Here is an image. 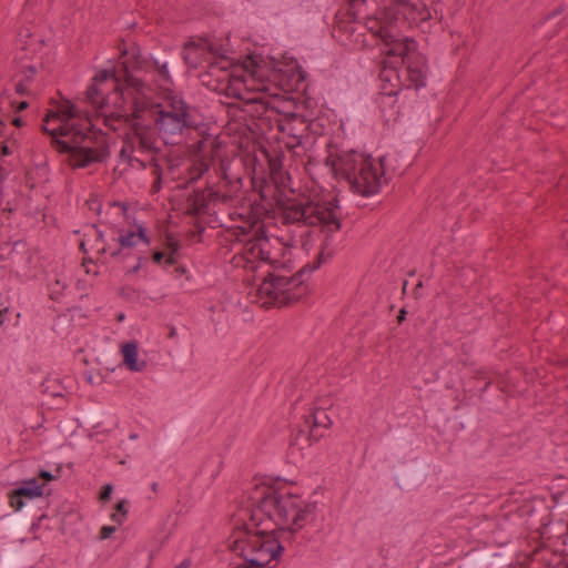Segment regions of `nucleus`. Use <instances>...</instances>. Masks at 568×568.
Returning a JSON list of instances; mask_svg holds the SVG:
<instances>
[{"mask_svg": "<svg viewBox=\"0 0 568 568\" xmlns=\"http://www.w3.org/2000/svg\"><path fill=\"white\" fill-rule=\"evenodd\" d=\"M369 0H347L348 13L356 18ZM382 17H367V29L382 41L393 30V24L402 23L408 28L417 27L432 18L429 9L420 0H381Z\"/></svg>", "mask_w": 568, "mask_h": 568, "instance_id": "f257e3e1", "label": "nucleus"}, {"mask_svg": "<svg viewBox=\"0 0 568 568\" xmlns=\"http://www.w3.org/2000/svg\"><path fill=\"white\" fill-rule=\"evenodd\" d=\"M384 160V158L379 159L381 171H378L371 156L349 151L335 158L329 154L325 159V164L331 168L335 178L344 179L354 192L369 196L379 192Z\"/></svg>", "mask_w": 568, "mask_h": 568, "instance_id": "f03ea898", "label": "nucleus"}, {"mask_svg": "<svg viewBox=\"0 0 568 568\" xmlns=\"http://www.w3.org/2000/svg\"><path fill=\"white\" fill-rule=\"evenodd\" d=\"M229 540L230 549L240 551V556L245 560L244 564L234 568H265L284 550L275 532H266V530L253 532L246 524L235 528Z\"/></svg>", "mask_w": 568, "mask_h": 568, "instance_id": "7ed1b4c3", "label": "nucleus"}, {"mask_svg": "<svg viewBox=\"0 0 568 568\" xmlns=\"http://www.w3.org/2000/svg\"><path fill=\"white\" fill-rule=\"evenodd\" d=\"M87 126L71 123L70 135L67 141H55L62 146V153H68L70 166L87 168L93 163H103L110 155L106 140L97 135L93 125L87 119Z\"/></svg>", "mask_w": 568, "mask_h": 568, "instance_id": "20e7f679", "label": "nucleus"}, {"mask_svg": "<svg viewBox=\"0 0 568 568\" xmlns=\"http://www.w3.org/2000/svg\"><path fill=\"white\" fill-rule=\"evenodd\" d=\"M328 248L329 243L327 240H324L316 260L312 264H306L291 276L268 273L266 278L263 281L260 291L265 292L280 306L290 305L294 302L301 301L307 291L303 280L304 274L306 272H313L322 265L325 260L324 254Z\"/></svg>", "mask_w": 568, "mask_h": 568, "instance_id": "39448f33", "label": "nucleus"}, {"mask_svg": "<svg viewBox=\"0 0 568 568\" xmlns=\"http://www.w3.org/2000/svg\"><path fill=\"white\" fill-rule=\"evenodd\" d=\"M282 222L283 224L304 223L310 226L320 225L324 232L325 239L329 242L333 233L342 227L341 219L334 214L333 209L312 201L298 202L296 200H288L282 206Z\"/></svg>", "mask_w": 568, "mask_h": 568, "instance_id": "423d86ee", "label": "nucleus"}, {"mask_svg": "<svg viewBox=\"0 0 568 568\" xmlns=\"http://www.w3.org/2000/svg\"><path fill=\"white\" fill-rule=\"evenodd\" d=\"M245 254L261 262L270 264L274 270H285L288 267L290 246L277 236H268L264 225H260L252 240L245 244Z\"/></svg>", "mask_w": 568, "mask_h": 568, "instance_id": "0eeeda50", "label": "nucleus"}, {"mask_svg": "<svg viewBox=\"0 0 568 568\" xmlns=\"http://www.w3.org/2000/svg\"><path fill=\"white\" fill-rule=\"evenodd\" d=\"M115 110L111 113L110 118L116 121H123L130 126L134 122L145 123V114L155 122L158 111L161 103H154L146 97L132 95V101L126 104L124 92L116 94V100L113 101Z\"/></svg>", "mask_w": 568, "mask_h": 568, "instance_id": "6e6552de", "label": "nucleus"}, {"mask_svg": "<svg viewBox=\"0 0 568 568\" xmlns=\"http://www.w3.org/2000/svg\"><path fill=\"white\" fill-rule=\"evenodd\" d=\"M278 511L275 518V527L283 526L292 520L293 528L296 531L302 528L308 519H313L315 513V504H303V501L293 495L278 496Z\"/></svg>", "mask_w": 568, "mask_h": 568, "instance_id": "1a4fd4ad", "label": "nucleus"}, {"mask_svg": "<svg viewBox=\"0 0 568 568\" xmlns=\"http://www.w3.org/2000/svg\"><path fill=\"white\" fill-rule=\"evenodd\" d=\"M154 124L162 133L165 143L175 144V139L181 136L183 129L195 128V123L192 120L190 113H175L166 112L163 106L158 111Z\"/></svg>", "mask_w": 568, "mask_h": 568, "instance_id": "9d476101", "label": "nucleus"}, {"mask_svg": "<svg viewBox=\"0 0 568 568\" xmlns=\"http://www.w3.org/2000/svg\"><path fill=\"white\" fill-rule=\"evenodd\" d=\"M407 72V79L416 90L426 85L428 64L424 54L417 49L403 62Z\"/></svg>", "mask_w": 568, "mask_h": 568, "instance_id": "9b49d317", "label": "nucleus"}, {"mask_svg": "<svg viewBox=\"0 0 568 568\" xmlns=\"http://www.w3.org/2000/svg\"><path fill=\"white\" fill-rule=\"evenodd\" d=\"M510 555V547L501 546L497 550H487L477 552L467 559V568H481L488 566L496 568L508 561Z\"/></svg>", "mask_w": 568, "mask_h": 568, "instance_id": "f8f14e48", "label": "nucleus"}, {"mask_svg": "<svg viewBox=\"0 0 568 568\" xmlns=\"http://www.w3.org/2000/svg\"><path fill=\"white\" fill-rule=\"evenodd\" d=\"M383 42L389 47L387 54L402 58V62L417 49V43L414 39L406 36L399 37L393 30L389 34L385 36Z\"/></svg>", "mask_w": 568, "mask_h": 568, "instance_id": "ddd939ff", "label": "nucleus"}, {"mask_svg": "<svg viewBox=\"0 0 568 568\" xmlns=\"http://www.w3.org/2000/svg\"><path fill=\"white\" fill-rule=\"evenodd\" d=\"M32 513L33 507H29L21 508L20 510H14V514L4 516L2 518V524L7 532L12 536L21 535L26 527L29 525Z\"/></svg>", "mask_w": 568, "mask_h": 568, "instance_id": "4468645a", "label": "nucleus"}, {"mask_svg": "<svg viewBox=\"0 0 568 568\" xmlns=\"http://www.w3.org/2000/svg\"><path fill=\"white\" fill-rule=\"evenodd\" d=\"M42 496L43 490H34L32 488L26 487L24 485H21L8 494V499L9 505L13 510H20L21 508L33 507L31 501L34 498Z\"/></svg>", "mask_w": 568, "mask_h": 568, "instance_id": "2eb2a0df", "label": "nucleus"}, {"mask_svg": "<svg viewBox=\"0 0 568 568\" xmlns=\"http://www.w3.org/2000/svg\"><path fill=\"white\" fill-rule=\"evenodd\" d=\"M155 71L160 79L165 83L172 82V73L176 74L179 71L178 60L173 57H165L162 52L156 51L151 57Z\"/></svg>", "mask_w": 568, "mask_h": 568, "instance_id": "dca6fc26", "label": "nucleus"}, {"mask_svg": "<svg viewBox=\"0 0 568 568\" xmlns=\"http://www.w3.org/2000/svg\"><path fill=\"white\" fill-rule=\"evenodd\" d=\"M81 118V112L70 101L67 100L58 106L57 112L49 110L43 118V122L49 123L51 119H58L61 121V123H70V120Z\"/></svg>", "mask_w": 568, "mask_h": 568, "instance_id": "f3484780", "label": "nucleus"}, {"mask_svg": "<svg viewBox=\"0 0 568 568\" xmlns=\"http://www.w3.org/2000/svg\"><path fill=\"white\" fill-rule=\"evenodd\" d=\"M305 424L310 428L307 438H314L315 440H318L322 435L316 433V428H329L332 422L324 409L315 408L312 415L305 419Z\"/></svg>", "mask_w": 568, "mask_h": 568, "instance_id": "a211bd4d", "label": "nucleus"}, {"mask_svg": "<svg viewBox=\"0 0 568 568\" xmlns=\"http://www.w3.org/2000/svg\"><path fill=\"white\" fill-rule=\"evenodd\" d=\"M151 126L142 122H134L131 124V132L139 140L140 148L146 151L158 152L154 146V139L150 134Z\"/></svg>", "mask_w": 568, "mask_h": 568, "instance_id": "6ab92c4d", "label": "nucleus"}, {"mask_svg": "<svg viewBox=\"0 0 568 568\" xmlns=\"http://www.w3.org/2000/svg\"><path fill=\"white\" fill-rule=\"evenodd\" d=\"M123 363L132 372H141L145 366V362H138V343L132 341L123 344L121 348Z\"/></svg>", "mask_w": 568, "mask_h": 568, "instance_id": "aec40b11", "label": "nucleus"}, {"mask_svg": "<svg viewBox=\"0 0 568 568\" xmlns=\"http://www.w3.org/2000/svg\"><path fill=\"white\" fill-rule=\"evenodd\" d=\"M250 521L256 530H266V532H275V518H268L266 511L257 514V504L250 510Z\"/></svg>", "mask_w": 568, "mask_h": 568, "instance_id": "412c9836", "label": "nucleus"}, {"mask_svg": "<svg viewBox=\"0 0 568 568\" xmlns=\"http://www.w3.org/2000/svg\"><path fill=\"white\" fill-rule=\"evenodd\" d=\"M262 152L264 153L267 160V166L271 178L273 180H276L283 170L284 152L281 150L268 151L266 149H263Z\"/></svg>", "mask_w": 568, "mask_h": 568, "instance_id": "4be33fe9", "label": "nucleus"}, {"mask_svg": "<svg viewBox=\"0 0 568 568\" xmlns=\"http://www.w3.org/2000/svg\"><path fill=\"white\" fill-rule=\"evenodd\" d=\"M71 123H60L58 128L49 129L47 123L42 124L41 130L44 134L51 136V145L60 153H62V146L58 144L55 141H62L61 138H67L70 135Z\"/></svg>", "mask_w": 568, "mask_h": 568, "instance_id": "5701e85b", "label": "nucleus"}, {"mask_svg": "<svg viewBox=\"0 0 568 568\" xmlns=\"http://www.w3.org/2000/svg\"><path fill=\"white\" fill-rule=\"evenodd\" d=\"M278 496L275 491L264 495L257 503V514L266 511L268 518H276L278 511Z\"/></svg>", "mask_w": 568, "mask_h": 568, "instance_id": "b1692460", "label": "nucleus"}, {"mask_svg": "<svg viewBox=\"0 0 568 568\" xmlns=\"http://www.w3.org/2000/svg\"><path fill=\"white\" fill-rule=\"evenodd\" d=\"M121 67H122V71H123V81L125 83V87L129 88V89H132L134 91V93H131V92L128 93L130 95V99L132 100V95L144 97L142 94L143 89L145 87L143 81L138 79V78H135V77H133L130 73L128 62H123L121 64Z\"/></svg>", "mask_w": 568, "mask_h": 568, "instance_id": "393cba45", "label": "nucleus"}, {"mask_svg": "<svg viewBox=\"0 0 568 568\" xmlns=\"http://www.w3.org/2000/svg\"><path fill=\"white\" fill-rule=\"evenodd\" d=\"M164 246L169 251V254L165 258V265H175L178 263L179 251L181 248L180 241L176 240L172 234H168L165 237Z\"/></svg>", "mask_w": 568, "mask_h": 568, "instance_id": "a878e982", "label": "nucleus"}, {"mask_svg": "<svg viewBox=\"0 0 568 568\" xmlns=\"http://www.w3.org/2000/svg\"><path fill=\"white\" fill-rule=\"evenodd\" d=\"M108 79H113L115 81V83L113 85V95H114V100H116V94H120V92H124V91L120 87L121 79L116 77L115 69L99 71L95 74V77L93 78V82L101 84V83L105 82Z\"/></svg>", "mask_w": 568, "mask_h": 568, "instance_id": "bb28decb", "label": "nucleus"}, {"mask_svg": "<svg viewBox=\"0 0 568 568\" xmlns=\"http://www.w3.org/2000/svg\"><path fill=\"white\" fill-rule=\"evenodd\" d=\"M99 84L98 83H92L87 92H85V97H87V100L93 105V106H97V108H100L102 109L104 106V104L106 103V101L109 100V97H106L98 87Z\"/></svg>", "mask_w": 568, "mask_h": 568, "instance_id": "cd10ccee", "label": "nucleus"}, {"mask_svg": "<svg viewBox=\"0 0 568 568\" xmlns=\"http://www.w3.org/2000/svg\"><path fill=\"white\" fill-rule=\"evenodd\" d=\"M37 73V69L33 65H29L22 70L23 78L17 83L16 92L20 95H28L30 91L28 89L29 83H31Z\"/></svg>", "mask_w": 568, "mask_h": 568, "instance_id": "c85d7f7f", "label": "nucleus"}, {"mask_svg": "<svg viewBox=\"0 0 568 568\" xmlns=\"http://www.w3.org/2000/svg\"><path fill=\"white\" fill-rule=\"evenodd\" d=\"M169 106L171 110L168 112H175V113H190V106L189 104L181 98L176 95H169L168 97Z\"/></svg>", "mask_w": 568, "mask_h": 568, "instance_id": "c756f323", "label": "nucleus"}, {"mask_svg": "<svg viewBox=\"0 0 568 568\" xmlns=\"http://www.w3.org/2000/svg\"><path fill=\"white\" fill-rule=\"evenodd\" d=\"M22 561V555L14 549H9L2 561V568H14Z\"/></svg>", "mask_w": 568, "mask_h": 568, "instance_id": "7c9ffc66", "label": "nucleus"}, {"mask_svg": "<svg viewBox=\"0 0 568 568\" xmlns=\"http://www.w3.org/2000/svg\"><path fill=\"white\" fill-rule=\"evenodd\" d=\"M65 287L67 284L64 282H62L60 278H54L51 283L48 284L50 298L53 301H58Z\"/></svg>", "mask_w": 568, "mask_h": 568, "instance_id": "2f4dec72", "label": "nucleus"}, {"mask_svg": "<svg viewBox=\"0 0 568 568\" xmlns=\"http://www.w3.org/2000/svg\"><path fill=\"white\" fill-rule=\"evenodd\" d=\"M187 197L197 204V206H200L203 211H206L209 204L204 190L196 189Z\"/></svg>", "mask_w": 568, "mask_h": 568, "instance_id": "473e14b6", "label": "nucleus"}, {"mask_svg": "<svg viewBox=\"0 0 568 568\" xmlns=\"http://www.w3.org/2000/svg\"><path fill=\"white\" fill-rule=\"evenodd\" d=\"M135 237H136V234H135V232H132V231H131V232H129V233H128V234H125V235H120V237H119V243H120V246H121V247H120L119 250H116V251H113V252L111 253V256H112V257L118 256V255L121 253V248H122V247H132V246L134 245V243H135V242H134V239H135Z\"/></svg>", "mask_w": 568, "mask_h": 568, "instance_id": "72a5a7b5", "label": "nucleus"}, {"mask_svg": "<svg viewBox=\"0 0 568 568\" xmlns=\"http://www.w3.org/2000/svg\"><path fill=\"white\" fill-rule=\"evenodd\" d=\"M130 55L134 61L133 69H136V70L143 69L145 60L143 59V57L141 54V49L139 45L134 44L130 48Z\"/></svg>", "mask_w": 568, "mask_h": 568, "instance_id": "f704fd0d", "label": "nucleus"}, {"mask_svg": "<svg viewBox=\"0 0 568 568\" xmlns=\"http://www.w3.org/2000/svg\"><path fill=\"white\" fill-rule=\"evenodd\" d=\"M100 415H101L100 409L98 407H91L90 409H88L81 414V418L85 423L91 424V423L97 422L100 418Z\"/></svg>", "mask_w": 568, "mask_h": 568, "instance_id": "c9c22d12", "label": "nucleus"}, {"mask_svg": "<svg viewBox=\"0 0 568 568\" xmlns=\"http://www.w3.org/2000/svg\"><path fill=\"white\" fill-rule=\"evenodd\" d=\"M351 30H353V27L343 21H336V24L333 27L332 34L334 38H339V33L343 31L349 32Z\"/></svg>", "mask_w": 568, "mask_h": 568, "instance_id": "e433bc0d", "label": "nucleus"}, {"mask_svg": "<svg viewBox=\"0 0 568 568\" xmlns=\"http://www.w3.org/2000/svg\"><path fill=\"white\" fill-rule=\"evenodd\" d=\"M186 202H187V207H186V214L187 215H190V216H197L199 214L205 212L200 206H197V204L192 202L189 197L186 199Z\"/></svg>", "mask_w": 568, "mask_h": 568, "instance_id": "4c0bfd02", "label": "nucleus"}, {"mask_svg": "<svg viewBox=\"0 0 568 568\" xmlns=\"http://www.w3.org/2000/svg\"><path fill=\"white\" fill-rule=\"evenodd\" d=\"M112 490H113V487L111 484H105L101 490H100V496H99V499L101 501H108L110 498H111V494H112Z\"/></svg>", "mask_w": 568, "mask_h": 568, "instance_id": "58836bf2", "label": "nucleus"}, {"mask_svg": "<svg viewBox=\"0 0 568 568\" xmlns=\"http://www.w3.org/2000/svg\"><path fill=\"white\" fill-rule=\"evenodd\" d=\"M149 165L152 168V174L154 175V178L162 179V168L155 158H152L150 160Z\"/></svg>", "mask_w": 568, "mask_h": 568, "instance_id": "ea45409f", "label": "nucleus"}, {"mask_svg": "<svg viewBox=\"0 0 568 568\" xmlns=\"http://www.w3.org/2000/svg\"><path fill=\"white\" fill-rule=\"evenodd\" d=\"M26 487L32 488L34 490H43L44 484H39L38 478H31L28 480H24L22 483Z\"/></svg>", "mask_w": 568, "mask_h": 568, "instance_id": "a19ab883", "label": "nucleus"}, {"mask_svg": "<svg viewBox=\"0 0 568 568\" xmlns=\"http://www.w3.org/2000/svg\"><path fill=\"white\" fill-rule=\"evenodd\" d=\"M115 531L114 526H103L100 530L99 538L100 539H108L112 536V534Z\"/></svg>", "mask_w": 568, "mask_h": 568, "instance_id": "79ce46f5", "label": "nucleus"}, {"mask_svg": "<svg viewBox=\"0 0 568 568\" xmlns=\"http://www.w3.org/2000/svg\"><path fill=\"white\" fill-rule=\"evenodd\" d=\"M206 197H207V204L210 202H215V201H219V200H223L225 201L226 200V196L225 195H221L220 192L217 191H213V190H210L209 193L206 194Z\"/></svg>", "mask_w": 568, "mask_h": 568, "instance_id": "37998d69", "label": "nucleus"}, {"mask_svg": "<svg viewBox=\"0 0 568 568\" xmlns=\"http://www.w3.org/2000/svg\"><path fill=\"white\" fill-rule=\"evenodd\" d=\"M166 256L168 255L163 251H155L152 254V260H153L154 263L161 264L162 261L165 262Z\"/></svg>", "mask_w": 568, "mask_h": 568, "instance_id": "c03bdc74", "label": "nucleus"}, {"mask_svg": "<svg viewBox=\"0 0 568 568\" xmlns=\"http://www.w3.org/2000/svg\"><path fill=\"white\" fill-rule=\"evenodd\" d=\"M53 478H54V476L48 470H40V473L38 475V480L42 479L43 484L51 481Z\"/></svg>", "mask_w": 568, "mask_h": 568, "instance_id": "a18cd8bd", "label": "nucleus"}, {"mask_svg": "<svg viewBox=\"0 0 568 568\" xmlns=\"http://www.w3.org/2000/svg\"><path fill=\"white\" fill-rule=\"evenodd\" d=\"M125 500H120L115 505L116 513L121 514L122 517H125L128 514V509L125 508Z\"/></svg>", "mask_w": 568, "mask_h": 568, "instance_id": "49530a36", "label": "nucleus"}, {"mask_svg": "<svg viewBox=\"0 0 568 568\" xmlns=\"http://www.w3.org/2000/svg\"><path fill=\"white\" fill-rule=\"evenodd\" d=\"M9 121V116H1L0 118V138L7 139L8 134L4 130L6 123Z\"/></svg>", "mask_w": 568, "mask_h": 568, "instance_id": "de8ad7c7", "label": "nucleus"}, {"mask_svg": "<svg viewBox=\"0 0 568 568\" xmlns=\"http://www.w3.org/2000/svg\"><path fill=\"white\" fill-rule=\"evenodd\" d=\"M136 234V237H139L140 240H142L145 244H149L150 243V240L149 237L145 235V231L142 226H140L138 229V231L135 232Z\"/></svg>", "mask_w": 568, "mask_h": 568, "instance_id": "09e8293b", "label": "nucleus"}, {"mask_svg": "<svg viewBox=\"0 0 568 568\" xmlns=\"http://www.w3.org/2000/svg\"><path fill=\"white\" fill-rule=\"evenodd\" d=\"M144 262H146V258H145V257H142V256H140V257H139V262H138V264H136V265H134L131 270H129V271H128V274H134V273H136V272L141 268L142 264H143Z\"/></svg>", "mask_w": 568, "mask_h": 568, "instance_id": "8fccbe9b", "label": "nucleus"}, {"mask_svg": "<svg viewBox=\"0 0 568 568\" xmlns=\"http://www.w3.org/2000/svg\"><path fill=\"white\" fill-rule=\"evenodd\" d=\"M162 187V179H155L153 184L151 185V192L158 193Z\"/></svg>", "mask_w": 568, "mask_h": 568, "instance_id": "3c124183", "label": "nucleus"}, {"mask_svg": "<svg viewBox=\"0 0 568 568\" xmlns=\"http://www.w3.org/2000/svg\"><path fill=\"white\" fill-rule=\"evenodd\" d=\"M318 204L332 207L333 209L332 211L336 215V210L338 209V201L336 199H334L327 203H318Z\"/></svg>", "mask_w": 568, "mask_h": 568, "instance_id": "603ef678", "label": "nucleus"}, {"mask_svg": "<svg viewBox=\"0 0 568 568\" xmlns=\"http://www.w3.org/2000/svg\"><path fill=\"white\" fill-rule=\"evenodd\" d=\"M9 121H10V123L12 125H14L17 128H21L24 124L20 116H16V118H12V119L9 118Z\"/></svg>", "mask_w": 568, "mask_h": 568, "instance_id": "864d4df0", "label": "nucleus"}, {"mask_svg": "<svg viewBox=\"0 0 568 568\" xmlns=\"http://www.w3.org/2000/svg\"><path fill=\"white\" fill-rule=\"evenodd\" d=\"M250 232V227H244V226H236L235 227V234L236 235H247Z\"/></svg>", "mask_w": 568, "mask_h": 568, "instance_id": "5fc2aeb1", "label": "nucleus"}, {"mask_svg": "<svg viewBox=\"0 0 568 568\" xmlns=\"http://www.w3.org/2000/svg\"><path fill=\"white\" fill-rule=\"evenodd\" d=\"M29 106L27 101H21L16 105V112H22Z\"/></svg>", "mask_w": 568, "mask_h": 568, "instance_id": "6e6d98bb", "label": "nucleus"}, {"mask_svg": "<svg viewBox=\"0 0 568 568\" xmlns=\"http://www.w3.org/2000/svg\"><path fill=\"white\" fill-rule=\"evenodd\" d=\"M406 314H407V312H406V310H405V308H402V310L399 311V313H398V315H397V323H398V324H402V323L405 321V318H406Z\"/></svg>", "mask_w": 568, "mask_h": 568, "instance_id": "4d7b16f0", "label": "nucleus"}, {"mask_svg": "<svg viewBox=\"0 0 568 568\" xmlns=\"http://www.w3.org/2000/svg\"><path fill=\"white\" fill-rule=\"evenodd\" d=\"M0 149H1V154L0 156H7L9 154H11V150L9 149L8 144H2L0 145Z\"/></svg>", "mask_w": 568, "mask_h": 568, "instance_id": "13d9d810", "label": "nucleus"}, {"mask_svg": "<svg viewBox=\"0 0 568 568\" xmlns=\"http://www.w3.org/2000/svg\"><path fill=\"white\" fill-rule=\"evenodd\" d=\"M296 75H297L296 82L298 83V82H303L305 80L306 73L301 68H298Z\"/></svg>", "mask_w": 568, "mask_h": 568, "instance_id": "bf43d9fd", "label": "nucleus"}, {"mask_svg": "<svg viewBox=\"0 0 568 568\" xmlns=\"http://www.w3.org/2000/svg\"><path fill=\"white\" fill-rule=\"evenodd\" d=\"M122 518H123V517L121 516V514H119V513H116V511H115L114 514H112V515H111V519H112V521H115V523H118L119 525H121V524H122Z\"/></svg>", "mask_w": 568, "mask_h": 568, "instance_id": "052dcab7", "label": "nucleus"}, {"mask_svg": "<svg viewBox=\"0 0 568 568\" xmlns=\"http://www.w3.org/2000/svg\"><path fill=\"white\" fill-rule=\"evenodd\" d=\"M133 162H136L143 169L146 168V164L143 161L133 156H129V163L132 164Z\"/></svg>", "mask_w": 568, "mask_h": 568, "instance_id": "680f3d73", "label": "nucleus"}, {"mask_svg": "<svg viewBox=\"0 0 568 568\" xmlns=\"http://www.w3.org/2000/svg\"><path fill=\"white\" fill-rule=\"evenodd\" d=\"M286 116L290 121H297V120H301L302 122L305 121L304 119H302V116L297 115L296 113H287Z\"/></svg>", "mask_w": 568, "mask_h": 568, "instance_id": "e2e57ef3", "label": "nucleus"}, {"mask_svg": "<svg viewBox=\"0 0 568 568\" xmlns=\"http://www.w3.org/2000/svg\"><path fill=\"white\" fill-rule=\"evenodd\" d=\"M4 178H6L4 170L0 166V196L2 195V190H3L2 182H3Z\"/></svg>", "mask_w": 568, "mask_h": 568, "instance_id": "0e129e2a", "label": "nucleus"}, {"mask_svg": "<svg viewBox=\"0 0 568 568\" xmlns=\"http://www.w3.org/2000/svg\"><path fill=\"white\" fill-rule=\"evenodd\" d=\"M119 49L121 52V57H125V55L130 54V49L128 50L125 47H121V45H119Z\"/></svg>", "mask_w": 568, "mask_h": 568, "instance_id": "69168bd1", "label": "nucleus"}, {"mask_svg": "<svg viewBox=\"0 0 568 568\" xmlns=\"http://www.w3.org/2000/svg\"><path fill=\"white\" fill-rule=\"evenodd\" d=\"M190 48L197 49V48H199V45H197L195 42H187V43H185V45H184V51H185V50H187V49H190Z\"/></svg>", "mask_w": 568, "mask_h": 568, "instance_id": "338daca9", "label": "nucleus"}, {"mask_svg": "<svg viewBox=\"0 0 568 568\" xmlns=\"http://www.w3.org/2000/svg\"><path fill=\"white\" fill-rule=\"evenodd\" d=\"M175 336H176V329H175V327H174V326H171V327H170V332H169L168 337H169V338H173V337H175Z\"/></svg>", "mask_w": 568, "mask_h": 568, "instance_id": "774afa93", "label": "nucleus"}]
</instances>
